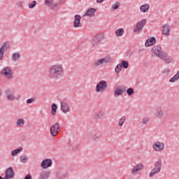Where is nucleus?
Masks as SVG:
<instances>
[{
  "mask_svg": "<svg viewBox=\"0 0 179 179\" xmlns=\"http://www.w3.org/2000/svg\"><path fill=\"white\" fill-rule=\"evenodd\" d=\"M121 71H122V65L118 64L115 69V73H120Z\"/></svg>",
  "mask_w": 179,
  "mask_h": 179,
  "instance_id": "e433bc0d",
  "label": "nucleus"
},
{
  "mask_svg": "<svg viewBox=\"0 0 179 179\" xmlns=\"http://www.w3.org/2000/svg\"><path fill=\"white\" fill-rule=\"evenodd\" d=\"M9 48H10V43H9V41H5L3 43L1 47L0 48V49H2L3 51H6L9 50Z\"/></svg>",
  "mask_w": 179,
  "mask_h": 179,
  "instance_id": "bb28decb",
  "label": "nucleus"
},
{
  "mask_svg": "<svg viewBox=\"0 0 179 179\" xmlns=\"http://www.w3.org/2000/svg\"><path fill=\"white\" fill-rule=\"evenodd\" d=\"M154 114L156 120H163L164 118V109L162 106H159L155 108Z\"/></svg>",
  "mask_w": 179,
  "mask_h": 179,
  "instance_id": "0eeeda50",
  "label": "nucleus"
},
{
  "mask_svg": "<svg viewBox=\"0 0 179 179\" xmlns=\"http://www.w3.org/2000/svg\"><path fill=\"white\" fill-rule=\"evenodd\" d=\"M152 148L154 152L160 153L164 151V149H166V145L163 141H157L152 143Z\"/></svg>",
  "mask_w": 179,
  "mask_h": 179,
  "instance_id": "f03ea898",
  "label": "nucleus"
},
{
  "mask_svg": "<svg viewBox=\"0 0 179 179\" xmlns=\"http://www.w3.org/2000/svg\"><path fill=\"white\" fill-rule=\"evenodd\" d=\"M141 124L143 125H146L147 124H149V117L143 118V120L141 121Z\"/></svg>",
  "mask_w": 179,
  "mask_h": 179,
  "instance_id": "37998d69",
  "label": "nucleus"
},
{
  "mask_svg": "<svg viewBox=\"0 0 179 179\" xmlns=\"http://www.w3.org/2000/svg\"><path fill=\"white\" fill-rule=\"evenodd\" d=\"M159 58L160 59H162V61H164L166 64H171V62H173V57L167 55L166 52H163L162 55Z\"/></svg>",
  "mask_w": 179,
  "mask_h": 179,
  "instance_id": "f3484780",
  "label": "nucleus"
},
{
  "mask_svg": "<svg viewBox=\"0 0 179 179\" xmlns=\"http://www.w3.org/2000/svg\"><path fill=\"white\" fill-rule=\"evenodd\" d=\"M29 157L26 155H22L20 157V162H21V163H27Z\"/></svg>",
  "mask_w": 179,
  "mask_h": 179,
  "instance_id": "c9c22d12",
  "label": "nucleus"
},
{
  "mask_svg": "<svg viewBox=\"0 0 179 179\" xmlns=\"http://www.w3.org/2000/svg\"><path fill=\"white\" fill-rule=\"evenodd\" d=\"M0 97H2V89L0 88Z\"/></svg>",
  "mask_w": 179,
  "mask_h": 179,
  "instance_id": "8fccbe9b",
  "label": "nucleus"
},
{
  "mask_svg": "<svg viewBox=\"0 0 179 179\" xmlns=\"http://www.w3.org/2000/svg\"><path fill=\"white\" fill-rule=\"evenodd\" d=\"M125 120H127V117L125 116H122V117L119 120V127H122V125H124Z\"/></svg>",
  "mask_w": 179,
  "mask_h": 179,
  "instance_id": "a19ab883",
  "label": "nucleus"
},
{
  "mask_svg": "<svg viewBox=\"0 0 179 179\" xmlns=\"http://www.w3.org/2000/svg\"><path fill=\"white\" fill-rule=\"evenodd\" d=\"M36 101V97H32L26 101L27 104H31Z\"/></svg>",
  "mask_w": 179,
  "mask_h": 179,
  "instance_id": "79ce46f5",
  "label": "nucleus"
},
{
  "mask_svg": "<svg viewBox=\"0 0 179 179\" xmlns=\"http://www.w3.org/2000/svg\"><path fill=\"white\" fill-rule=\"evenodd\" d=\"M5 96L8 101H13L14 100H16L15 92L12 90V89L6 90L5 92Z\"/></svg>",
  "mask_w": 179,
  "mask_h": 179,
  "instance_id": "ddd939ff",
  "label": "nucleus"
},
{
  "mask_svg": "<svg viewBox=\"0 0 179 179\" xmlns=\"http://www.w3.org/2000/svg\"><path fill=\"white\" fill-rule=\"evenodd\" d=\"M62 2L61 1H45V5L46 6H48L50 9H57L59 5H61Z\"/></svg>",
  "mask_w": 179,
  "mask_h": 179,
  "instance_id": "6e6552de",
  "label": "nucleus"
},
{
  "mask_svg": "<svg viewBox=\"0 0 179 179\" xmlns=\"http://www.w3.org/2000/svg\"><path fill=\"white\" fill-rule=\"evenodd\" d=\"M103 40V35L101 34H99L94 36L92 38V45L93 47H97Z\"/></svg>",
  "mask_w": 179,
  "mask_h": 179,
  "instance_id": "2eb2a0df",
  "label": "nucleus"
},
{
  "mask_svg": "<svg viewBox=\"0 0 179 179\" xmlns=\"http://www.w3.org/2000/svg\"><path fill=\"white\" fill-rule=\"evenodd\" d=\"M145 24H146V19H143L137 22L134 29V33H139V31H141V30L145 27Z\"/></svg>",
  "mask_w": 179,
  "mask_h": 179,
  "instance_id": "4468645a",
  "label": "nucleus"
},
{
  "mask_svg": "<svg viewBox=\"0 0 179 179\" xmlns=\"http://www.w3.org/2000/svg\"><path fill=\"white\" fill-rule=\"evenodd\" d=\"M97 3H101V2H103V1H96Z\"/></svg>",
  "mask_w": 179,
  "mask_h": 179,
  "instance_id": "603ef678",
  "label": "nucleus"
},
{
  "mask_svg": "<svg viewBox=\"0 0 179 179\" xmlns=\"http://www.w3.org/2000/svg\"><path fill=\"white\" fill-rule=\"evenodd\" d=\"M60 110L64 113V114H68V113L71 111V106H69V103L66 101H62Z\"/></svg>",
  "mask_w": 179,
  "mask_h": 179,
  "instance_id": "1a4fd4ad",
  "label": "nucleus"
},
{
  "mask_svg": "<svg viewBox=\"0 0 179 179\" xmlns=\"http://www.w3.org/2000/svg\"><path fill=\"white\" fill-rule=\"evenodd\" d=\"M162 73L164 75H167L168 73H170V70L169 69H165L163 70Z\"/></svg>",
  "mask_w": 179,
  "mask_h": 179,
  "instance_id": "49530a36",
  "label": "nucleus"
},
{
  "mask_svg": "<svg viewBox=\"0 0 179 179\" xmlns=\"http://www.w3.org/2000/svg\"><path fill=\"white\" fill-rule=\"evenodd\" d=\"M140 10L143 13L148 12L149 10V4H143L141 6Z\"/></svg>",
  "mask_w": 179,
  "mask_h": 179,
  "instance_id": "473e14b6",
  "label": "nucleus"
},
{
  "mask_svg": "<svg viewBox=\"0 0 179 179\" xmlns=\"http://www.w3.org/2000/svg\"><path fill=\"white\" fill-rule=\"evenodd\" d=\"M162 164H163V162H162V160L156 161L154 164V169H157L159 170L160 171H162Z\"/></svg>",
  "mask_w": 179,
  "mask_h": 179,
  "instance_id": "cd10ccee",
  "label": "nucleus"
},
{
  "mask_svg": "<svg viewBox=\"0 0 179 179\" xmlns=\"http://www.w3.org/2000/svg\"><path fill=\"white\" fill-rule=\"evenodd\" d=\"M18 6H22V2L17 3Z\"/></svg>",
  "mask_w": 179,
  "mask_h": 179,
  "instance_id": "3c124183",
  "label": "nucleus"
},
{
  "mask_svg": "<svg viewBox=\"0 0 179 179\" xmlns=\"http://www.w3.org/2000/svg\"><path fill=\"white\" fill-rule=\"evenodd\" d=\"M89 138L90 139H92L93 141H99V139H100V136H99V134L90 133L89 134Z\"/></svg>",
  "mask_w": 179,
  "mask_h": 179,
  "instance_id": "2f4dec72",
  "label": "nucleus"
},
{
  "mask_svg": "<svg viewBox=\"0 0 179 179\" xmlns=\"http://www.w3.org/2000/svg\"><path fill=\"white\" fill-rule=\"evenodd\" d=\"M179 79V71L175 74L171 79H169L170 83H174Z\"/></svg>",
  "mask_w": 179,
  "mask_h": 179,
  "instance_id": "c756f323",
  "label": "nucleus"
},
{
  "mask_svg": "<svg viewBox=\"0 0 179 179\" xmlns=\"http://www.w3.org/2000/svg\"><path fill=\"white\" fill-rule=\"evenodd\" d=\"M94 120H95V121H99V120H103V118H104V112H96L94 114L93 116Z\"/></svg>",
  "mask_w": 179,
  "mask_h": 179,
  "instance_id": "5701e85b",
  "label": "nucleus"
},
{
  "mask_svg": "<svg viewBox=\"0 0 179 179\" xmlns=\"http://www.w3.org/2000/svg\"><path fill=\"white\" fill-rule=\"evenodd\" d=\"M160 170L156 169V168H153L150 172L148 174V177L150 178H152V177H155V176H156V174H159V173H160Z\"/></svg>",
  "mask_w": 179,
  "mask_h": 179,
  "instance_id": "a878e982",
  "label": "nucleus"
},
{
  "mask_svg": "<svg viewBox=\"0 0 179 179\" xmlns=\"http://www.w3.org/2000/svg\"><path fill=\"white\" fill-rule=\"evenodd\" d=\"M122 65V68H124V69H128L129 66V64L127 61H122V63L120 64Z\"/></svg>",
  "mask_w": 179,
  "mask_h": 179,
  "instance_id": "ea45409f",
  "label": "nucleus"
},
{
  "mask_svg": "<svg viewBox=\"0 0 179 179\" xmlns=\"http://www.w3.org/2000/svg\"><path fill=\"white\" fill-rule=\"evenodd\" d=\"M0 82H1V78H0Z\"/></svg>",
  "mask_w": 179,
  "mask_h": 179,
  "instance_id": "5fc2aeb1",
  "label": "nucleus"
},
{
  "mask_svg": "<svg viewBox=\"0 0 179 179\" xmlns=\"http://www.w3.org/2000/svg\"><path fill=\"white\" fill-rule=\"evenodd\" d=\"M96 15V8H90L87 10L84 16H88L89 17H93Z\"/></svg>",
  "mask_w": 179,
  "mask_h": 179,
  "instance_id": "4be33fe9",
  "label": "nucleus"
},
{
  "mask_svg": "<svg viewBox=\"0 0 179 179\" xmlns=\"http://www.w3.org/2000/svg\"><path fill=\"white\" fill-rule=\"evenodd\" d=\"M64 73V67L62 64H54L49 69V76L52 79H58Z\"/></svg>",
  "mask_w": 179,
  "mask_h": 179,
  "instance_id": "f257e3e1",
  "label": "nucleus"
},
{
  "mask_svg": "<svg viewBox=\"0 0 179 179\" xmlns=\"http://www.w3.org/2000/svg\"><path fill=\"white\" fill-rule=\"evenodd\" d=\"M24 179H31V176L28 174L27 176H25Z\"/></svg>",
  "mask_w": 179,
  "mask_h": 179,
  "instance_id": "09e8293b",
  "label": "nucleus"
},
{
  "mask_svg": "<svg viewBox=\"0 0 179 179\" xmlns=\"http://www.w3.org/2000/svg\"><path fill=\"white\" fill-rule=\"evenodd\" d=\"M127 93L128 96H132L135 93V91L132 88H129L127 90Z\"/></svg>",
  "mask_w": 179,
  "mask_h": 179,
  "instance_id": "c03bdc74",
  "label": "nucleus"
},
{
  "mask_svg": "<svg viewBox=\"0 0 179 179\" xmlns=\"http://www.w3.org/2000/svg\"><path fill=\"white\" fill-rule=\"evenodd\" d=\"M151 52L152 55L158 57V58H160L163 55V52H164V51L162 50V47H160V45H155L152 48Z\"/></svg>",
  "mask_w": 179,
  "mask_h": 179,
  "instance_id": "423d86ee",
  "label": "nucleus"
},
{
  "mask_svg": "<svg viewBox=\"0 0 179 179\" xmlns=\"http://www.w3.org/2000/svg\"><path fill=\"white\" fill-rule=\"evenodd\" d=\"M16 125L18 128H22L24 126V119H18L16 122Z\"/></svg>",
  "mask_w": 179,
  "mask_h": 179,
  "instance_id": "7c9ffc66",
  "label": "nucleus"
},
{
  "mask_svg": "<svg viewBox=\"0 0 179 179\" xmlns=\"http://www.w3.org/2000/svg\"><path fill=\"white\" fill-rule=\"evenodd\" d=\"M120 6H121V3H120V2L118 1H116L114 4L111 6V9L112 10H117V9L120 8Z\"/></svg>",
  "mask_w": 179,
  "mask_h": 179,
  "instance_id": "72a5a7b5",
  "label": "nucleus"
},
{
  "mask_svg": "<svg viewBox=\"0 0 179 179\" xmlns=\"http://www.w3.org/2000/svg\"><path fill=\"white\" fill-rule=\"evenodd\" d=\"M36 5H37V1H33L28 3V7L29 9H34V8H36Z\"/></svg>",
  "mask_w": 179,
  "mask_h": 179,
  "instance_id": "4c0bfd02",
  "label": "nucleus"
},
{
  "mask_svg": "<svg viewBox=\"0 0 179 179\" xmlns=\"http://www.w3.org/2000/svg\"><path fill=\"white\" fill-rule=\"evenodd\" d=\"M107 81L101 80L99 83H97L95 90L96 93H103V92H106L107 90Z\"/></svg>",
  "mask_w": 179,
  "mask_h": 179,
  "instance_id": "20e7f679",
  "label": "nucleus"
},
{
  "mask_svg": "<svg viewBox=\"0 0 179 179\" xmlns=\"http://www.w3.org/2000/svg\"><path fill=\"white\" fill-rule=\"evenodd\" d=\"M127 92V87L125 86H119L117 88H115L114 91V96L117 97V96H122L124 93Z\"/></svg>",
  "mask_w": 179,
  "mask_h": 179,
  "instance_id": "dca6fc26",
  "label": "nucleus"
},
{
  "mask_svg": "<svg viewBox=\"0 0 179 179\" xmlns=\"http://www.w3.org/2000/svg\"><path fill=\"white\" fill-rule=\"evenodd\" d=\"M15 177V171L13 168L10 167L6 170L4 179H12Z\"/></svg>",
  "mask_w": 179,
  "mask_h": 179,
  "instance_id": "6ab92c4d",
  "label": "nucleus"
},
{
  "mask_svg": "<svg viewBox=\"0 0 179 179\" xmlns=\"http://www.w3.org/2000/svg\"><path fill=\"white\" fill-rule=\"evenodd\" d=\"M154 44H156V38L152 37L146 41L145 47H150V45H153Z\"/></svg>",
  "mask_w": 179,
  "mask_h": 179,
  "instance_id": "393cba45",
  "label": "nucleus"
},
{
  "mask_svg": "<svg viewBox=\"0 0 179 179\" xmlns=\"http://www.w3.org/2000/svg\"><path fill=\"white\" fill-rule=\"evenodd\" d=\"M3 55H5V51L0 48V61H3Z\"/></svg>",
  "mask_w": 179,
  "mask_h": 179,
  "instance_id": "a18cd8bd",
  "label": "nucleus"
},
{
  "mask_svg": "<svg viewBox=\"0 0 179 179\" xmlns=\"http://www.w3.org/2000/svg\"><path fill=\"white\" fill-rule=\"evenodd\" d=\"M80 20H82V17L80 15H76L74 16L73 26L75 28L82 27V23H80Z\"/></svg>",
  "mask_w": 179,
  "mask_h": 179,
  "instance_id": "412c9836",
  "label": "nucleus"
},
{
  "mask_svg": "<svg viewBox=\"0 0 179 179\" xmlns=\"http://www.w3.org/2000/svg\"><path fill=\"white\" fill-rule=\"evenodd\" d=\"M46 1H50V0H46Z\"/></svg>",
  "mask_w": 179,
  "mask_h": 179,
  "instance_id": "864d4df0",
  "label": "nucleus"
},
{
  "mask_svg": "<svg viewBox=\"0 0 179 179\" xmlns=\"http://www.w3.org/2000/svg\"><path fill=\"white\" fill-rule=\"evenodd\" d=\"M111 61H113V58H111V56L108 55L102 59L96 60L93 63V66H94V68H99V66H101V65H103V64H108V63L111 62Z\"/></svg>",
  "mask_w": 179,
  "mask_h": 179,
  "instance_id": "7ed1b4c3",
  "label": "nucleus"
},
{
  "mask_svg": "<svg viewBox=\"0 0 179 179\" xmlns=\"http://www.w3.org/2000/svg\"><path fill=\"white\" fill-rule=\"evenodd\" d=\"M60 174H61V171H57L56 172V177L59 176Z\"/></svg>",
  "mask_w": 179,
  "mask_h": 179,
  "instance_id": "de8ad7c7",
  "label": "nucleus"
},
{
  "mask_svg": "<svg viewBox=\"0 0 179 179\" xmlns=\"http://www.w3.org/2000/svg\"><path fill=\"white\" fill-rule=\"evenodd\" d=\"M57 108H58V107L57 106V104L53 103L52 105V115H55Z\"/></svg>",
  "mask_w": 179,
  "mask_h": 179,
  "instance_id": "58836bf2",
  "label": "nucleus"
},
{
  "mask_svg": "<svg viewBox=\"0 0 179 179\" xmlns=\"http://www.w3.org/2000/svg\"><path fill=\"white\" fill-rule=\"evenodd\" d=\"M143 170V164L140 163L134 166L131 170V176H137V174H139L140 171H142Z\"/></svg>",
  "mask_w": 179,
  "mask_h": 179,
  "instance_id": "9d476101",
  "label": "nucleus"
},
{
  "mask_svg": "<svg viewBox=\"0 0 179 179\" xmlns=\"http://www.w3.org/2000/svg\"><path fill=\"white\" fill-rule=\"evenodd\" d=\"M3 76H5L7 79H13V73H12V68L7 66L3 69L1 72Z\"/></svg>",
  "mask_w": 179,
  "mask_h": 179,
  "instance_id": "39448f33",
  "label": "nucleus"
},
{
  "mask_svg": "<svg viewBox=\"0 0 179 179\" xmlns=\"http://www.w3.org/2000/svg\"><path fill=\"white\" fill-rule=\"evenodd\" d=\"M124 31H125L124 30L123 28H119L116 29V31H115V34L117 36V37H122V36H124Z\"/></svg>",
  "mask_w": 179,
  "mask_h": 179,
  "instance_id": "c85d7f7f",
  "label": "nucleus"
},
{
  "mask_svg": "<svg viewBox=\"0 0 179 179\" xmlns=\"http://www.w3.org/2000/svg\"><path fill=\"white\" fill-rule=\"evenodd\" d=\"M52 166V159H45L41 164V167L43 169H48Z\"/></svg>",
  "mask_w": 179,
  "mask_h": 179,
  "instance_id": "a211bd4d",
  "label": "nucleus"
},
{
  "mask_svg": "<svg viewBox=\"0 0 179 179\" xmlns=\"http://www.w3.org/2000/svg\"><path fill=\"white\" fill-rule=\"evenodd\" d=\"M20 53L19 52H16L12 54L11 60L13 62H17L20 59Z\"/></svg>",
  "mask_w": 179,
  "mask_h": 179,
  "instance_id": "b1692460",
  "label": "nucleus"
},
{
  "mask_svg": "<svg viewBox=\"0 0 179 179\" xmlns=\"http://www.w3.org/2000/svg\"><path fill=\"white\" fill-rule=\"evenodd\" d=\"M59 127V123L56 122L50 127V134L52 136H56L58 135V134H59V131H61Z\"/></svg>",
  "mask_w": 179,
  "mask_h": 179,
  "instance_id": "9b49d317",
  "label": "nucleus"
},
{
  "mask_svg": "<svg viewBox=\"0 0 179 179\" xmlns=\"http://www.w3.org/2000/svg\"><path fill=\"white\" fill-rule=\"evenodd\" d=\"M22 152V148H20L18 149L14 150L11 152L12 156H17L20 152Z\"/></svg>",
  "mask_w": 179,
  "mask_h": 179,
  "instance_id": "f704fd0d",
  "label": "nucleus"
},
{
  "mask_svg": "<svg viewBox=\"0 0 179 179\" xmlns=\"http://www.w3.org/2000/svg\"><path fill=\"white\" fill-rule=\"evenodd\" d=\"M51 174H52V171L50 169H48L46 171H41L39 173L38 178V179H48L51 177Z\"/></svg>",
  "mask_w": 179,
  "mask_h": 179,
  "instance_id": "f8f14e48",
  "label": "nucleus"
},
{
  "mask_svg": "<svg viewBox=\"0 0 179 179\" xmlns=\"http://www.w3.org/2000/svg\"><path fill=\"white\" fill-rule=\"evenodd\" d=\"M162 31L163 36H170V33H171L170 25L169 24H164V25H162Z\"/></svg>",
  "mask_w": 179,
  "mask_h": 179,
  "instance_id": "aec40b11",
  "label": "nucleus"
}]
</instances>
